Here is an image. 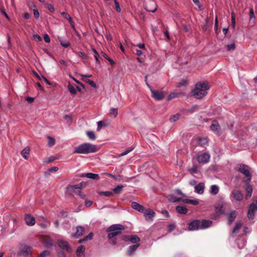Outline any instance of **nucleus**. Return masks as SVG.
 I'll use <instances>...</instances> for the list:
<instances>
[{"mask_svg":"<svg viewBox=\"0 0 257 257\" xmlns=\"http://www.w3.org/2000/svg\"><path fill=\"white\" fill-rule=\"evenodd\" d=\"M209 89V86L207 82H198L196 84L194 89L191 91V96L197 99H201L207 94Z\"/></svg>","mask_w":257,"mask_h":257,"instance_id":"nucleus-1","label":"nucleus"},{"mask_svg":"<svg viewBox=\"0 0 257 257\" xmlns=\"http://www.w3.org/2000/svg\"><path fill=\"white\" fill-rule=\"evenodd\" d=\"M97 151L98 148L96 145L88 143H85L75 147L73 151V153L88 154L95 153Z\"/></svg>","mask_w":257,"mask_h":257,"instance_id":"nucleus-2","label":"nucleus"},{"mask_svg":"<svg viewBox=\"0 0 257 257\" xmlns=\"http://www.w3.org/2000/svg\"><path fill=\"white\" fill-rule=\"evenodd\" d=\"M212 224V221L210 220L194 219L188 224V229L189 230L204 229L210 227Z\"/></svg>","mask_w":257,"mask_h":257,"instance_id":"nucleus-3","label":"nucleus"},{"mask_svg":"<svg viewBox=\"0 0 257 257\" xmlns=\"http://www.w3.org/2000/svg\"><path fill=\"white\" fill-rule=\"evenodd\" d=\"M124 229L123 225L119 224H113L108 227L106 230L108 233L107 237L109 239L114 238L115 236L119 234L121 231Z\"/></svg>","mask_w":257,"mask_h":257,"instance_id":"nucleus-4","label":"nucleus"},{"mask_svg":"<svg viewBox=\"0 0 257 257\" xmlns=\"http://www.w3.org/2000/svg\"><path fill=\"white\" fill-rule=\"evenodd\" d=\"M243 194L241 191L237 189H233L230 193V199L232 202H241L243 198Z\"/></svg>","mask_w":257,"mask_h":257,"instance_id":"nucleus-5","label":"nucleus"},{"mask_svg":"<svg viewBox=\"0 0 257 257\" xmlns=\"http://www.w3.org/2000/svg\"><path fill=\"white\" fill-rule=\"evenodd\" d=\"M238 171L243 174L246 179L244 181L250 182L251 180V174L249 172L248 166L244 164H239L237 166Z\"/></svg>","mask_w":257,"mask_h":257,"instance_id":"nucleus-6","label":"nucleus"},{"mask_svg":"<svg viewBox=\"0 0 257 257\" xmlns=\"http://www.w3.org/2000/svg\"><path fill=\"white\" fill-rule=\"evenodd\" d=\"M32 253V247L27 245H24L20 247V249L18 252V255L23 256L24 257H27L31 255Z\"/></svg>","mask_w":257,"mask_h":257,"instance_id":"nucleus-7","label":"nucleus"},{"mask_svg":"<svg viewBox=\"0 0 257 257\" xmlns=\"http://www.w3.org/2000/svg\"><path fill=\"white\" fill-rule=\"evenodd\" d=\"M257 211V200H254L249 206L247 212V217L249 219H252L254 217L255 212Z\"/></svg>","mask_w":257,"mask_h":257,"instance_id":"nucleus-8","label":"nucleus"},{"mask_svg":"<svg viewBox=\"0 0 257 257\" xmlns=\"http://www.w3.org/2000/svg\"><path fill=\"white\" fill-rule=\"evenodd\" d=\"M58 245L62 249L61 250L66 251L68 253H71L72 251L69 243L66 241L59 240L58 241Z\"/></svg>","mask_w":257,"mask_h":257,"instance_id":"nucleus-9","label":"nucleus"},{"mask_svg":"<svg viewBox=\"0 0 257 257\" xmlns=\"http://www.w3.org/2000/svg\"><path fill=\"white\" fill-rule=\"evenodd\" d=\"M210 130L218 136H220L221 134L220 125L218 122L216 120L212 121L211 124L210 125Z\"/></svg>","mask_w":257,"mask_h":257,"instance_id":"nucleus-10","label":"nucleus"},{"mask_svg":"<svg viewBox=\"0 0 257 257\" xmlns=\"http://www.w3.org/2000/svg\"><path fill=\"white\" fill-rule=\"evenodd\" d=\"M210 156L208 153L198 155L197 157V161L200 163H206L209 162Z\"/></svg>","mask_w":257,"mask_h":257,"instance_id":"nucleus-11","label":"nucleus"},{"mask_svg":"<svg viewBox=\"0 0 257 257\" xmlns=\"http://www.w3.org/2000/svg\"><path fill=\"white\" fill-rule=\"evenodd\" d=\"M152 97L157 100H161L165 97V94L163 91L151 90Z\"/></svg>","mask_w":257,"mask_h":257,"instance_id":"nucleus-12","label":"nucleus"},{"mask_svg":"<svg viewBox=\"0 0 257 257\" xmlns=\"http://www.w3.org/2000/svg\"><path fill=\"white\" fill-rule=\"evenodd\" d=\"M25 220L26 224L29 226H33L35 224V218L30 214H26Z\"/></svg>","mask_w":257,"mask_h":257,"instance_id":"nucleus-13","label":"nucleus"},{"mask_svg":"<svg viewBox=\"0 0 257 257\" xmlns=\"http://www.w3.org/2000/svg\"><path fill=\"white\" fill-rule=\"evenodd\" d=\"M245 191L246 192V193L245 195V198L246 199H248L251 196L252 192V188L251 186L249 184L250 182L245 181Z\"/></svg>","mask_w":257,"mask_h":257,"instance_id":"nucleus-14","label":"nucleus"},{"mask_svg":"<svg viewBox=\"0 0 257 257\" xmlns=\"http://www.w3.org/2000/svg\"><path fill=\"white\" fill-rule=\"evenodd\" d=\"M144 213L145 218L147 220L152 219L155 214V212L151 209L145 210Z\"/></svg>","mask_w":257,"mask_h":257,"instance_id":"nucleus-15","label":"nucleus"},{"mask_svg":"<svg viewBox=\"0 0 257 257\" xmlns=\"http://www.w3.org/2000/svg\"><path fill=\"white\" fill-rule=\"evenodd\" d=\"M132 207L140 212H144L145 210V207L136 202H133L131 204Z\"/></svg>","mask_w":257,"mask_h":257,"instance_id":"nucleus-16","label":"nucleus"},{"mask_svg":"<svg viewBox=\"0 0 257 257\" xmlns=\"http://www.w3.org/2000/svg\"><path fill=\"white\" fill-rule=\"evenodd\" d=\"M84 231V228L81 226H78L76 227V232L72 234L71 235L74 237H78L83 235Z\"/></svg>","mask_w":257,"mask_h":257,"instance_id":"nucleus-17","label":"nucleus"},{"mask_svg":"<svg viewBox=\"0 0 257 257\" xmlns=\"http://www.w3.org/2000/svg\"><path fill=\"white\" fill-rule=\"evenodd\" d=\"M146 9L148 12L154 13L157 10V7L156 4L152 1L150 4L146 6Z\"/></svg>","mask_w":257,"mask_h":257,"instance_id":"nucleus-18","label":"nucleus"},{"mask_svg":"<svg viewBox=\"0 0 257 257\" xmlns=\"http://www.w3.org/2000/svg\"><path fill=\"white\" fill-rule=\"evenodd\" d=\"M81 177H86L88 178L91 179L93 180H99V177L98 174H93L92 173H84L81 175Z\"/></svg>","mask_w":257,"mask_h":257,"instance_id":"nucleus-19","label":"nucleus"},{"mask_svg":"<svg viewBox=\"0 0 257 257\" xmlns=\"http://www.w3.org/2000/svg\"><path fill=\"white\" fill-rule=\"evenodd\" d=\"M61 15L62 16H63V17L65 19H67L68 20V21H69V23H70V24L71 25V26L74 29L75 27H74V22L72 20V18L70 17V16L69 15V14L66 13V12H62L61 13Z\"/></svg>","mask_w":257,"mask_h":257,"instance_id":"nucleus-20","label":"nucleus"},{"mask_svg":"<svg viewBox=\"0 0 257 257\" xmlns=\"http://www.w3.org/2000/svg\"><path fill=\"white\" fill-rule=\"evenodd\" d=\"M140 243H137L130 246L127 251L128 255H133L134 253L135 252V251L137 250V249L140 246Z\"/></svg>","mask_w":257,"mask_h":257,"instance_id":"nucleus-21","label":"nucleus"},{"mask_svg":"<svg viewBox=\"0 0 257 257\" xmlns=\"http://www.w3.org/2000/svg\"><path fill=\"white\" fill-rule=\"evenodd\" d=\"M204 189V185L203 183H200L195 187V192L201 194L203 193Z\"/></svg>","mask_w":257,"mask_h":257,"instance_id":"nucleus-22","label":"nucleus"},{"mask_svg":"<svg viewBox=\"0 0 257 257\" xmlns=\"http://www.w3.org/2000/svg\"><path fill=\"white\" fill-rule=\"evenodd\" d=\"M85 247L83 245L79 246L76 249V255L78 257H84Z\"/></svg>","mask_w":257,"mask_h":257,"instance_id":"nucleus-23","label":"nucleus"},{"mask_svg":"<svg viewBox=\"0 0 257 257\" xmlns=\"http://www.w3.org/2000/svg\"><path fill=\"white\" fill-rule=\"evenodd\" d=\"M176 211L180 214H185L188 211L187 208L184 206L178 205L176 207Z\"/></svg>","mask_w":257,"mask_h":257,"instance_id":"nucleus-24","label":"nucleus"},{"mask_svg":"<svg viewBox=\"0 0 257 257\" xmlns=\"http://www.w3.org/2000/svg\"><path fill=\"white\" fill-rule=\"evenodd\" d=\"M43 244L45 247L49 248L53 245V241L50 237H45L43 240Z\"/></svg>","mask_w":257,"mask_h":257,"instance_id":"nucleus-25","label":"nucleus"},{"mask_svg":"<svg viewBox=\"0 0 257 257\" xmlns=\"http://www.w3.org/2000/svg\"><path fill=\"white\" fill-rule=\"evenodd\" d=\"M30 148L29 147H26L22 152V156L26 159L27 160L30 154Z\"/></svg>","mask_w":257,"mask_h":257,"instance_id":"nucleus-26","label":"nucleus"},{"mask_svg":"<svg viewBox=\"0 0 257 257\" xmlns=\"http://www.w3.org/2000/svg\"><path fill=\"white\" fill-rule=\"evenodd\" d=\"M182 202L184 203L191 204L193 205H197L198 204L199 202L197 200H191L189 199H183L182 200Z\"/></svg>","mask_w":257,"mask_h":257,"instance_id":"nucleus-27","label":"nucleus"},{"mask_svg":"<svg viewBox=\"0 0 257 257\" xmlns=\"http://www.w3.org/2000/svg\"><path fill=\"white\" fill-rule=\"evenodd\" d=\"M59 41L60 43V44L64 48H68L70 46V43L69 41L62 39V38H58Z\"/></svg>","mask_w":257,"mask_h":257,"instance_id":"nucleus-28","label":"nucleus"},{"mask_svg":"<svg viewBox=\"0 0 257 257\" xmlns=\"http://www.w3.org/2000/svg\"><path fill=\"white\" fill-rule=\"evenodd\" d=\"M129 241L133 243H139V242L140 241V238L136 235H132L130 236Z\"/></svg>","mask_w":257,"mask_h":257,"instance_id":"nucleus-29","label":"nucleus"},{"mask_svg":"<svg viewBox=\"0 0 257 257\" xmlns=\"http://www.w3.org/2000/svg\"><path fill=\"white\" fill-rule=\"evenodd\" d=\"M242 226V223L240 222H237L235 227H234L232 232V236H233L234 234L237 233Z\"/></svg>","mask_w":257,"mask_h":257,"instance_id":"nucleus-30","label":"nucleus"},{"mask_svg":"<svg viewBox=\"0 0 257 257\" xmlns=\"http://www.w3.org/2000/svg\"><path fill=\"white\" fill-rule=\"evenodd\" d=\"M236 216V213L235 211H231L229 213L228 216V222L230 224L234 220Z\"/></svg>","mask_w":257,"mask_h":257,"instance_id":"nucleus-31","label":"nucleus"},{"mask_svg":"<svg viewBox=\"0 0 257 257\" xmlns=\"http://www.w3.org/2000/svg\"><path fill=\"white\" fill-rule=\"evenodd\" d=\"M124 188V186L122 185H120L117 186L115 188L113 189V193L116 194H119L121 193L122 189Z\"/></svg>","mask_w":257,"mask_h":257,"instance_id":"nucleus-32","label":"nucleus"},{"mask_svg":"<svg viewBox=\"0 0 257 257\" xmlns=\"http://www.w3.org/2000/svg\"><path fill=\"white\" fill-rule=\"evenodd\" d=\"M219 191V188L216 185H212L211 186V191L210 193L211 194L213 195H216Z\"/></svg>","mask_w":257,"mask_h":257,"instance_id":"nucleus-33","label":"nucleus"},{"mask_svg":"<svg viewBox=\"0 0 257 257\" xmlns=\"http://www.w3.org/2000/svg\"><path fill=\"white\" fill-rule=\"evenodd\" d=\"M198 144L201 146L206 145L208 143L207 139L205 138H199L198 139Z\"/></svg>","mask_w":257,"mask_h":257,"instance_id":"nucleus-34","label":"nucleus"},{"mask_svg":"<svg viewBox=\"0 0 257 257\" xmlns=\"http://www.w3.org/2000/svg\"><path fill=\"white\" fill-rule=\"evenodd\" d=\"M181 93L178 92H173L169 94L168 97V100H170L174 98L178 97L181 95Z\"/></svg>","mask_w":257,"mask_h":257,"instance_id":"nucleus-35","label":"nucleus"},{"mask_svg":"<svg viewBox=\"0 0 257 257\" xmlns=\"http://www.w3.org/2000/svg\"><path fill=\"white\" fill-rule=\"evenodd\" d=\"M82 80L87 83L88 84H89L91 87H93V88H96V85L95 84V83L91 80H90V79H85L84 78H82Z\"/></svg>","mask_w":257,"mask_h":257,"instance_id":"nucleus-36","label":"nucleus"},{"mask_svg":"<svg viewBox=\"0 0 257 257\" xmlns=\"http://www.w3.org/2000/svg\"><path fill=\"white\" fill-rule=\"evenodd\" d=\"M133 148L132 147H129L128 148H127L125 151H124V152H123L122 153H121V154H118V156L119 157H122V156H125L126 155H127L128 153H129L130 152H131V151H132L133 150Z\"/></svg>","mask_w":257,"mask_h":257,"instance_id":"nucleus-37","label":"nucleus"},{"mask_svg":"<svg viewBox=\"0 0 257 257\" xmlns=\"http://www.w3.org/2000/svg\"><path fill=\"white\" fill-rule=\"evenodd\" d=\"M87 137L92 140H94L96 139V136L94 133L92 131H88L86 132Z\"/></svg>","mask_w":257,"mask_h":257,"instance_id":"nucleus-38","label":"nucleus"},{"mask_svg":"<svg viewBox=\"0 0 257 257\" xmlns=\"http://www.w3.org/2000/svg\"><path fill=\"white\" fill-rule=\"evenodd\" d=\"M99 194L106 197H111L113 195V193L111 191H102L99 192Z\"/></svg>","mask_w":257,"mask_h":257,"instance_id":"nucleus-39","label":"nucleus"},{"mask_svg":"<svg viewBox=\"0 0 257 257\" xmlns=\"http://www.w3.org/2000/svg\"><path fill=\"white\" fill-rule=\"evenodd\" d=\"M180 117V114L177 113L175 115H173L170 118V121L171 122H175L178 120Z\"/></svg>","mask_w":257,"mask_h":257,"instance_id":"nucleus-40","label":"nucleus"},{"mask_svg":"<svg viewBox=\"0 0 257 257\" xmlns=\"http://www.w3.org/2000/svg\"><path fill=\"white\" fill-rule=\"evenodd\" d=\"M68 88L72 94H75L76 93V89L70 83H69Z\"/></svg>","mask_w":257,"mask_h":257,"instance_id":"nucleus-41","label":"nucleus"},{"mask_svg":"<svg viewBox=\"0 0 257 257\" xmlns=\"http://www.w3.org/2000/svg\"><path fill=\"white\" fill-rule=\"evenodd\" d=\"M183 199L181 198H177L175 196H171L170 200L172 202H179L180 201H182V200Z\"/></svg>","mask_w":257,"mask_h":257,"instance_id":"nucleus-42","label":"nucleus"},{"mask_svg":"<svg viewBox=\"0 0 257 257\" xmlns=\"http://www.w3.org/2000/svg\"><path fill=\"white\" fill-rule=\"evenodd\" d=\"M48 138L49 139L48 146L49 147H52L54 145L55 142V139L50 137H48Z\"/></svg>","mask_w":257,"mask_h":257,"instance_id":"nucleus-43","label":"nucleus"},{"mask_svg":"<svg viewBox=\"0 0 257 257\" xmlns=\"http://www.w3.org/2000/svg\"><path fill=\"white\" fill-rule=\"evenodd\" d=\"M50 254V251L48 250H44L38 255V257H46Z\"/></svg>","mask_w":257,"mask_h":257,"instance_id":"nucleus-44","label":"nucleus"},{"mask_svg":"<svg viewBox=\"0 0 257 257\" xmlns=\"http://www.w3.org/2000/svg\"><path fill=\"white\" fill-rule=\"evenodd\" d=\"M110 113L111 115H113L114 117H115L117 116V114H118V113H117V108H112L110 109Z\"/></svg>","mask_w":257,"mask_h":257,"instance_id":"nucleus-45","label":"nucleus"},{"mask_svg":"<svg viewBox=\"0 0 257 257\" xmlns=\"http://www.w3.org/2000/svg\"><path fill=\"white\" fill-rule=\"evenodd\" d=\"M198 107H199L198 105H194L193 106H192L191 108L188 109L187 111L192 113V112L195 111L198 108Z\"/></svg>","mask_w":257,"mask_h":257,"instance_id":"nucleus-46","label":"nucleus"},{"mask_svg":"<svg viewBox=\"0 0 257 257\" xmlns=\"http://www.w3.org/2000/svg\"><path fill=\"white\" fill-rule=\"evenodd\" d=\"M114 5L115 6L116 11L118 12H120L121 11V8L119 6L118 2L116 0H113Z\"/></svg>","mask_w":257,"mask_h":257,"instance_id":"nucleus-47","label":"nucleus"},{"mask_svg":"<svg viewBox=\"0 0 257 257\" xmlns=\"http://www.w3.org/2000/svg\"><path fill=\"white\" fill-rule=\"evenodd\" d=\"M187 84V81L185 79L182 80L178 85V87L185 86Z\"/></svg>","mask_w":257,"mask_h":257,"instance_id":"nucleus-48","label":"nucleus"},{"mask_svg":"<svg viewBox=\"0 0 257 257\" xmlns=\"http://www.w3.org/2000/svg\"><path fill=\"white\" fill-rule=\"evenodd\" d=\"M133 53H135L136 55H137L138 56H141L143 54V52L141 50H140L137 49H134L133 50Z\"/></svg>","mask_w":257,"mask_h":257,"instance_id":"nucleus-49","label":"nucleus"},{"mask_svg":"<svg viewBox=\"0 0 257 257\" xmlns=\"http://www.w3.org/2000/svg\"><path fill=\"white\" fill-rule=\"evenodd\" d=\"M82 187V183L77 184V185H74L70 186V188L73 189H80Z\"/></svg>","mask_w":257,"mask_h":257,"instance_id":"nucleus-50","label":"nucleus"},{"mask_svg":"<svg viewBox=\"0 0 257 257\" xmlns=\"http://www.w3.org/2000/svg\"><path fill=\"white\" fill-rule=\"evenodd\" d=\"M77 55L80 57L86 59L87 57V56L86 54L83 52H78L77 54Z\"/></svg>","mask_w":257,"mask_h":257,"instance_id":"nucleus-51","label":"nucleus"},{"mask_svg":"<svg viewBox=\"0 0 257 257\" xmlns=\"http://www.w3.org/2000/svg\"><path fill=\"white\" fill-rule=\"evenodd\" d=\"M226 48L228 51L234 50L235 49V44L233 43L230 45H226Z\"/></svg>","mask_w":257,"mask_h":257,"instance_id":"nucleus-52","label":"nucleus"},{"mask_svg":"<svg viewBox=\"0 0 257 257\" xmlns=\"http://www.w3.org/2000/svg\"><path fill=\"white\" fill-rule=\"evenodd\" d=\"M249 17L250 20H251L252 18H255L254 11L252 8H250L249 9Z\"/></svg>","mask_w":257,"mask_h":257,"instance_id":"nucleus-53","label":"nucleus"},{"mask_svg":"<svg viewBox=\"0 0 257 257\" xmlns=\"http://www.w3.org/2000/svg\"><path fill=\"white\" fill-rule=\"evenodd\" d=\"M231 22L233 28L234 27L235 25V15L233 13L231 14Z\"/></svg>","mask_w":257,"mask_h":257,"instance_id":"nucleus-54","label":"nucleus"},{"mask_svg":"<svg viewBox=\"0 0 257 257\" xmlns=\"http://www.w3.org/2000/svg\"><path fill=\"white\" fill-rule=\"evenodd\" d=\"M44 40L46 43H49L50 42V38L48 34H45L44 35Z\"/></svg>","mask_w":257,"mask_h":257,"instance_id":"nucleus-55","label":"nucleus"},{"mask_svg":"<svg viewBox=\"0 0 257 257\" xmlns=\"http://www.w3.org/2000/svg\"><path fill=\"white\" fill-rule=\"evenodd\" d=\"M93 234L92 232L89 233L88 235L85 237V239L87 241L89 240H91L93 238Z\"/></svg>","mask_w":257,"mask_h":257,"instance_id":"nucleus-56","label":"nucleus"},{"mask_svg":"<svg viewBox=\"0 0 257 257\" xmlns=\"http://www.w3.org/2000/svg\"><path fill=\"white\" fill-rule=\"evenodd\" d=\"M58 257H66V254L63 250H60L58 252Z\"/></svg>","mask_w":257,"mask_h":257,"instance_id":"nucleus-57","label":"nucleus"},{"mask_svg":"<svg viewBox=\"0 0 257 257\" xmlns=\"http://www.w3.org/2000/svg\"><path fill=\"white\" fill-rule=\"evenodd\" d=\"M189 172L192 174H195L197 172V168L196 167H193L189 169Z\"/></svg>","mask_w":257,"mask_h":257,"instance_id":"nucleus-58","label":"nucleus"},{"mask_svg":"<svg viewBox=\"0 0 257 257\" xmlns=\"http://www.w3.org/2000/svg\"><path fill=\"white\" fill-rule=\"evenodd\" d=\"M34 38L35 40H36L38 42H40L42 40L41 37L39 35H37V34L34 35Z\"/></svg>","mask_w":257,"mask_h":257,"instance_id":"nucleus-59","label":"nucleus"},{"mask_svg":"<svg viewBox=\"0 0 257 257\" xmlns=\"http://www.w3.org/2000/svg\"><path fill=\"white\" fill-rule=\"evenodd\" d=\"M26 100L29 103H31L34 100V98L28 96L26 98Z\"/></svg>","mask_w":257,"mask_h":257,"instance_id":"nucleus-60","label":"nucleus"},{"mask_svg":"<svg viewBox=\"0 0 257 257\" xmlns=\"http://www.w3.org/2000/svg\"><path fill=\"white\" fill-rule=\"evenodd\" d=\"M48 9L51 12H54L55 11V9L53 6L51 4L48 5Z\"/></svg>","mask_w":257,"mask_h":257,"instance_id":"nucleus-61","label":"nucleus"},{"mask_svg":"<svg viewBox=\"0 0 257 257\" xmlns=\"http://www.w3.org/2000/svg\"><path fill=\"white\" fill-rule=\"evenodd\" d=\"M161 213L163 215H165L167 218H168L169 217V212L167 210H163Z\"/></svg>","mask_w":257,"mask_h":257,"instance_id":"nucleus-62","label":"nucleus"},{"mask_svg":"<svg viewBox=\"0 0 257 257\" xmlns=\"http://www.w3.org/2000/svg\"><path fill=\"white\" fill-rule=\"evenodd\" d=\"M109 240V243L112 245H115L117 243L116 239L115 238H113Z\"/></svg>","mask_w":257,"mask_h":257,"instance_id":"nucleus-63","label":"nucleus"},{"mask_svg":"<svg viewBox=\"0 0 257 257\" xmlns=\"http://www.w3.org/2000/svg\"><path fill=\"white\" fill-rule=\"evenodd\" d=\"M168 230L170 232H171L173 230H174L175 228V225L174 224H170L168 227Z\"/></svg>","mask_w":257,"mask_h":257,"instance_id":"nucleus-64","label":"nucleus"}]
</instances>
